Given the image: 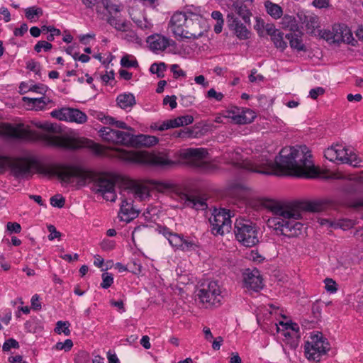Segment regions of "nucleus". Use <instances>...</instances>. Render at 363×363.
Wrapping results in <instances>:
<instances>
[{
    "label": "nucleus",
    "mask_w": 363,
    "mask_h": 363,
    "mask_svg": "<svg viewBox=\"0 0 363 363\" xmlns=\"http://www.w3.org/2000/svg\"><path fill=\"white\" fill-rule=\"evenodd\" d=\"M332 203L327 199L296 202L289 205H281L271 202L267 208L275 217L269 219V225L274 227L277 234L281 235V239L294 238L301 234L303 224L296 221L301 218V211L320 212L325 210Z\"/></svg>",
    "instance_id": "nucleus-1"
},
{
    "label": "nucleus",
    "mask_w": 363,
    "mask_h": 363,
    "mask_svg": "<svg viewBox=\"0 0 363 363\" xmlns=\"http://www.w3.org/2000/svg\"><path fill=\"white\" fill-rule=\"evenodd\" d=\"M311 157L310 151L306 145L285 147L274 161L265 160L262 162L261 167L269 172L268 174L314 178L318 176L319 172Z\"/></svg>",
    "instance_id": "nucleus-2"
},
{
    "label": "nucleus",
    "mask_w": 363,
    "mask_h": 363,
    "mask_svg": "<svg viewBox=\"0 0 363 363\" xmlns=\"http://www.w3.org/2000/svg\"><path fill=\"white\" fill-rule=\"evenodd\" d=\"M45 168L48 172L42 173L43 174L56 175L66 183H74L76 181L78 186H85L92 182L95 193L101 194L106 201L113 202L116 199L115 191L116 178L111 174L97 173L79 167L63 164L52 167L45 165Z\"/></svg>",
    "instance_id": "nucleus-3"
},
{
    "label": "nucleus",
    "mask_w": 363,
    "mask_h": 363,
    "mask_svg": "<svg viewBox=\"0 0 363 363\" xmlns=\"http://www.w3.org/2000/svg\"><path fill=\"white\" fill-rule=\"evenodd\" d=\"M34 125L48 133L39 135V138L46 145L62 147L67 150H77L82 147L88 148L96 156L105 154L102 146L86 138H74L70 136H57L51 133H57L60 128L56 124L45 122H33Z\"/></svg>",
    "instance_id": "nucleus-4"
},
{
    "label": "nucleus",
    "mask_w": 363,
    "mask_h": 363,
    "mask_svg": "<svg viewBox=\"0 0 363 363\" xmlns=\"http://www.w3.org/2000/svg\"><path fill=\"white\" fill-rule=\"evenodd\" d=\"M204 20L202 17L189 9L185 11L175 12L169 23L173 33L183 38L198 39L205 31L202 23Z\"/></svg>",
    "instance_id": "nucleus-5"
},
{
    "label": "nucleus",
    "mask_w": 363,
    "mask_h": 363,
    "mask_svg": "<svg viewBox=\"0 0 363 363\" xmlns=\"http://www.w3.org/2000/svg\"><path fill=\"white\" fill-rule=\"evenodd\" d=\"M121 205L118 217L121 220L128 223L138 216V211L133 205V198L143 201L150 196L147 186L143 184L128 179L121 191Z\"/></svg>",
    "instance_id": "nucleus-6"
},
{
    "label": "nucleus",
    "mask_w": 363,
    "mask_h": 363,
    "mask_svg": "<svg viewBox=\"0 0 363 363\" xmlns=\"http://www.w3.org/2000/svg\"><path fill=\"white\" fill-rule=\"evenodd\" d=\"M9 167L13 176L16 178H27L35 170L38 173L48 172L45 165L30 153L20 157L0 156V171Z\"/></svg>",
    "instance_id": "nucleus-7"
},
{
    "label": "nucleus",
    "mask_w": 363,
    "mask_h": 363,
    "mask_svg": "<svg viewBox=\"0 0 363 363\" xmlns=\"http://www.w3.org/2000/svg\"><path fill=\"white\" fill-rule=\"evenodd\" d=\"M103 140L114 144L133 147H151L158 143L155 136L148 135H134L133 133L103 127L99 131Z\"/></svg>",
    "instance_id": "nucleus-8"
},
{
    "label": "nucleus",
    "mask_w": 363,
    "mask_h": 363,
    "mask_svg": "<svg viewBox=\"0 0 363 363\" xmlns=\"http://www.w3.org/2000/svg\"><path fill=\"white\" fill-rule=\"evenodd\" d=\"M234 233L236 240L245 247H253L259 242L257 227L249 220L236 219Z\"/></svg>",
    "instance_id": "nucleus-9"
},
{
    "label": "nucleus",
    "mask_w": 363,
    "mask_h": 363,
    "mask_svg": "<svg viewBox=\"0 0 363 363\" xmlns=\"http://www.w3.org/2000/svg\"><path fill=\"white\" fill-rule=\"evenodd\" d=\"M123 160L136 163H151L157 166H171L176 162L171 159V156L164 153H159L152 156L145 155L142 152L123 151L121 153Z\"/></svg>",
    "instance_id": "nucleus-10"
},
{
    "label": "nucleus",
    "mask_w": 363,
    "mask_h": 363,
    "mask_svg": "<svg viewBox=\"0 0 363 363\" xmlns=\"http://www.w3.org/2000/svg\"><path fill=\"white\" fill-rule=\"evenodd\" d=\"M233 216L234 214L230 210L215 208L209 218L212 233L215 235H223L225 233H230L232 228L231 217Z\"/></svg>",
    "instance_id": "nucleus-11"
},
{
    "label": "nucleus",
    "mask_w": 363,
    "mask_h": 363,
    "mask_svg": "<svg viewBox=\"0 0 363 363\" xmlns=\"http://www.w3.org/2000/svg\"><path fill=\"white\" fill-rule=\"evenodd\" d=\"M241 152L242 150L240 148L229 150L223 154V158L228 163L242 168L250 172L258 174L269 173V172L262 169L261 164H258L257 162H252V160L243 159Z\"/></svg>",
    "instance_id": "nucleus-12"
},
{
    "label": "nucleus",
    "mask_w": 363,
    "mask_h": 363,
    "mask_svg": "<svg viewBox=\"0 0 363 363\" xmlns=\"http://www.w3.org/2000/svg\"><path fill=\"white\" fill-rule=\"evenodd\" d=\"M330 344L322 333L311 335V341L305 345V354L308 359L319 362L320 357L330 350Z\"/></svg>",
    "instance_id": "nucleus-13"
},
{
    "label": "nucleus",
    "mask_w": 363,
    "mask_h": 363,
    "mask_svg": "<svg viewBox=\"0 0 363 363\" xmlns=\"http://www.w3.org/2000/svg\"><path fill=\"white\" fill-rule=\"evenodd\" d=\"M197 296L203 303L208 306H217L220 303L223 296L217 281H211L207 284H202Z\"/></svg>",
    "instance_id": "nucleus-14"
},
{
    "label": "nucleus",
    "mask_w": 363,
    "mask_h": 363,
    "mask_svg": "<svg viewBox=\"0 0 363 363\" xmlns=\"http://www.w3.org/2000/svg\"><path fill=\"white\" fill-rule=\"evenodd\" d=\"M0 135L23 140H31L35 136V133L23 123L11 125L0 123Z\"/></svg>",
    "instance_id": "nucleus-15"
},
{
    "label": "nucleus",
    "mask_w": 363,
    "mask_h": 363,
    "mask_svg": "<svg viewBox=\"0 0 363 363\" xmlns=\"http://www.w3.org/2000/svg\"><path fill=\"white\" fill-rule=\"evenodd\" d=\"M208 152L203 148H188L180 152V157L189 164L202 168L204 167L203 160L206 157Z\"/></svg>",
    "instance_id": "nucleus-16"
},
{
    "label": "nucleus",
    "mask_w": 363,
    "mask_h": 363,
    "mask_svg": "<svg viewBox=\"0 0 363 363\" xmlns=\"http://www.w3.org/2000/svg\"><path fill=\"white\" fill-rule=\"evenodd\" d=\"M326 38L328 40L336 43H346L354 45L352 41H354L351 30L344 24L333 26L332 31L327 33Z\"/></svg>",
    "instance_id": "nucleus-17"
},
{
    "label": "nucleus",
    "mask_w": 363,
    "mask_h": 363,
    "mask_svg": "<svg viewBox=\"0 0 363 363\" xmlns=\"http://www.w3.org/2000/svg\"><path fill=\"white\" fill-rule=\"evenodd\" d=\"M51 116L60 121L84 123L86 121V115L78 109L63 108L51 112Z\"/></svg>",
    "instance_id": "nucleus-18"
},
{
    "label": "nucleus",
    "mask_w": 363,
    "mask_h": 363,
    "mask_svg": "<svg viewBox=\"0 0 363 363\" xmlns=\"http://www.w3.org/2000/svg\"><path fill=\"white\" fill-rule=\"evenodd\" d=\"M243 285L247 289L258 291L263 288L262 278L258 269H246L243 273Z\"/></svg>",
    "instance_id": "nucleus-19"
},
{
    "label": "nucleus",
    "mask_w": 363,
    "mask_h": 363,
    "mask_svg": "<svg viewBox=\"0 0 363 363\" xmlns=\"http://www.w3.org/2000/svg\"><path fill=\"white\" fill-rule=\"evenodd\" d=\"M226 20L229 29L233 30L239 39L245 40L249 38L250 31L233 12H229L227 14Z\"/></svg>",
    "instance_id": "nucleus-20"
},
{
    "label": "nucleus",
    "mask_w": 363,
    "mask_h": 363,
    "mask_svg": "<svg viewBox=\"0 0 363 363\" xmlns=\"http://www.w3.org/2000/svg\"><path fill=\"white\" fill-rule=\"evenodd\" d=\"M337 160L342 163L349 164L353 167H362L363 160L359 157L356 154L353 153L349 149L342 147L340 145H336Z\"/></svg>",
    "instance_id": "nucleus-21"
},
{
    "label": "nucleus",
    "mask_w": 363,
    "mask_h": 363,
    "mask_svg": "<svg viewBox=\"0 0 363 363\" xmlns=\"http://www.w3.org/2000/svg\"><path fill=\"white\" fill-rule=\"evenodd\" d=\"M147 43L153 52L163 51L169 45V39L159 34L149 36Z\"/></svg>",
    "instance_id": "nucleus-22"
},
{
    "label": "nucleus",
    "mask_w": 363,
    "mask_h": 363,
    "mask_svg": "<svg viewBox=\"0 0 363 363\" xmlns=\"http://www.w3.org/2000/svg\"><path fill=\"white\" fill-rule=\"evenodd\" d=\"M230 9L231 10L230 12H233L235 15L237 14L241 17L245 24L250 23L252 13L243 2L239 1L233 2Z\"/></svg>",
    "instance_id": "nucleus-23"
},
{
    "label": "nucleus",
    "mask_w": 363,
    "mask_h": 363,
    "mask_svg": "<svg viewBox=\"0 0 363 363\" xmlns=\"http://www.w3.org/2000/svg\"><path fill=\"white\" fill-rule=\"evenodd\" d=\"M186 206L194 208L196 210H204L207 208L206 201L194 195L184 194L181 197Z\"/></svg>",
    "instance_id": "nucleus-24"
},
{
    "label": "nucleus",
    "mask_w": 363,
    "mask_h": 363,
    "mask_svg": "<svg viewBox=\"0 0 363 363\" xmlns=\"http://www.w3.org/2000/svg\"><path fill=\"white\" fill-rule=\"evenodd\" d=\"M23 101L31 108L35 111L43 110L47 104L51 101L49 98L40 97V98H29L23 97Z\"/></svg>",
    "instance_id": "nucleus-25"
},
{
    "label": "nucleus",
    "mask_w": 363,
    "mask_h": 363,
    "mask_svg": "<svg viewBox=\"0 0 363 363\" xmlns=\"http://www.w3.org/2000/svg\"><path fill=\"white\" fill-rule=\"evenodd\" d=\"M302 33H290L286 35V38L289 40L290 47L297 51H306V47L302 42Z\"/></svg>",
    "instance_id": "nucleus-26"
},
{
    "label": "nucleus",
    "mask_w": 363,
    "mask_h": 363,
    "mask_svg": "<svg viewBox=\"0 0 363 363\" xmlns=\"http://www.w3.org/2000/svg\"><path fill=\"white\" fill-rule=\"evenodd\" d=\"M117 104L123 109L133 107L135 104V99L133 94H120L117 97Z\"/></svg>",
    "instance_id": "nucleus-27"
},
{
    "label": "nucleus",
    "mask_w": 363,
    "mask_h": 363,
    "mask_svg": "<svg viewBox=\"0 0 363 363\" xmlns=\"http://www.w3.org/2000/svg\"><path fill=\"white\" fill-rule=\"evenodd\" d=\"M264 6L267 13L274 19H279L283 15L282 8L277 4L267 1L264 3Z\"/></svg>",
    "instance_id": "nucleus-28"
},
{
    "label": "nucleus",
    "mask_w": 363,
    "mask_h": 363,
    "mask_svg": "<svg viewBox=\"0 0 363 363\" xmlns=\"http://www.w3.org/2000/svg\"><path fill=\"white\" fill-rule=\"evenodd\" d=\"M255 112L251 110H246L242 114L235 115L233 117V121L238 124L250 123L255 118Z\"/></svg>",
    "instance_id": "nucleus-29"
},
{
    "label": "nucleus",
    "mask_w": 363,
    "mask_h": 363,
    "mask_svg": "<svg viewBox=\"0 0 363 363\" xmlns=\"http://www.w3.org/2000/svg\"><path fill=\"white\" fill-rule=\"evenodd\" d=\"M107 22L117 30L123 32L128 30L129 25L130 24V22L127 21L121 22L113 16H110L107 19Z\"/></svg>",
    "instance_id": "nucleus-30"
},
{
    "label": "nucleus",
    "mask_w": 363,
    "mask_h": 363,
    "mask_svg": "<svg viewBox=\"0 0 363 363\" xmlns=\"http://www.w3.org/2000/svg\"><path fill=\"white\" fill-rule=\"evenodd\" d=\"M281 24L283 28L289 29L290 31L295 32L298 29V26L296 23L295 18L289 15H285L282 18Z\"/></svg>",
    "instance_id": "nucleus-31"
},
{
    "label": "nucleus",
    "mask_w": 363,
    "mask_h": 363,
    "mask_svg": "<svg viewBox=\"0 0 363 363\" xmlns=\"http://www.w3.org/2000/svg\"><path fill=\"white\" fill-rule=\"evenodd\" d=\"M271 40L274 46L282 51L287 47L286 42L284 40V33L279 30L271 36Z\"/></svg>",
    "instance_id": "nucleus-32"
},
{
    "label": "nucleus",
    "mask_w": 363,
    "mask_h": 363,
    "mask_svg": "<svg viewBox=\"0 0 363 363\" xmlns=\"http://www.w3.org/2000/svg\"><path fill=\"white\" fill-rule=\"evenodd\" d=\"M281 335L284 337V339L283 341L285 342L286 345H288L291 349H296L298 346V339H294L293 336H295L293 334H291L290 332L288 331V330H283L281 331Z\"/></svg>",
    "instance_id": "nucleus-33"
},
{
    "label": "nucleus",
    "mask_w": 363,
    "mask_h": 363,
    "mask_svg": "<svg viewBox=\"0 0 363 363\" xmlns=\"http://www.w3.org/2000/svg\"><path fill=\"white\" fill-rule=\"evenodd\" d=\"M173 127L178 128L180 126L187 125L193 123L194 118L191 115L179 116L174 119H172Z\"/></svg>",
    "instance_id": "nucleus-34"
},
{
    "label": "nucleus",
    "mask_w": 363,
    "mask_h": 363,
    "mask_svg": "<svg viewBox=\"0 0 363 363\" xmlns=\"http://www.w3.org/2000/svg\"><path fill=\"white\" fill-rule=\"evenodd\" d=\"M166 69V65L164 62L153 63L150 68V71L152 74H156L157 77L161 78L164 77V71Z\"/></svg>",
    "instance_id": "nucleus-35"
},
{
    "label": "nucleus",
    "mask_w": 363,
    "mask_h": 363,
    "mask_svg": "<svg viewBox=\"0 0 363 363\" xmlns=\"http://www.w3.org/2000/svg\"><path fill=\"white\" fill-rule=\"evenodd\" d=\"M70 323L68 321H62L60 320L57 322L56 327L55 328V333L60 334L63 333L65 335L68 336L70 335L69 330Z\"/></svg>",
    "instance_id": "nucleus-36"
},
{
    "label": "nucleus",
    "mask_w": 363,
    "mask_h": 363,
    "mask_svg": "<svg viewBox=\"0 0 363 363\" xmlns=\"http://www.w3.org/2000/svg\"><path fill=\"white\" fill-rule=\"evenodd\" d=\"M42 15L43 10L40 8L33 6L26 9V17L30 21L35 20Z\"/></svg>",
    "instance_id": "nucleus-37"
},
{
    "label": "nucleus",
    "mask_w": 363,
    "mask_h": 363,
    "mask_svg": "<svg viewBox=\"0 0 363 363\" xmlns=\"http://www.w3.org/2000/svg\"><path fill=\"white\" fill-rule=\"evenodd\" d=\"M168 241L172 247L180 249V247L183 243V236L182 235L174 233Z\"/></svg>",
    "instance_id": "nucleus-38"
},
{
    "label": "nucleus",
    "mask_w": 363,
    "mask_h": 363,
    "mask_svg": "<svg viewBox=\"0 0 363 363\" xmlns=\"http://www.w3.org/2000/svg\"><path fill=\"white\" fill-rule=\"evenodd\" d=\"M101 4L111 16L120 11V8L118 5L113 4L108 0H103Z\"/></svg>",
    "instance_id": "nucleus-39"
},
{
    "label": "nucleus",
    "mask_w": 363,
    "mask_h": 363,
    "mask_svg": "<svg viewBox=\"0 0 363 363\" xmlns=\"http://www.w3.org/2000/svg\"><path fill=\"white\" fill-rule=\"evenodd\" d=\"M65 203V198L60 194H56L50 198V204L53 207L61 208Z\"/></svg>",
    "instance_id": "nucleus-40"
},
{
    "label": "nucleus",
    "mask_w": 363,
    "mask_h": 363,
    "mask_svg": "<svg viewBox=\"0 0 363 363\" xmlns=\"http://www.w3.org/2000/svg\"><path fill=\"white\" fill-rule=\"evenodd\" d=\"M336 154H337L336 145L334 146L333 145L330 147H328L324 152L325 157L332 162L337 160V156Z\"/></svg>",
    "instance_id": "nucleus-41"
},
{
    "label": "nucleus",
    "mask_w": 363,
    "mask_h": 363,
    "mask_svg": "<svg viewBox=\"0 0 363 363\" xmlns=\"http://www.w3.org/2000/svg\"><path fill=\"white\" fill-rule=\"evenodd\" d=\"M121 65L123 67L130 68V67H137L138 66V62L136 60H130L129 55L123 56L121 60Z\"/></svg>",
    "instance_id": "nucleus-42"
},
{
    "label": "nucleus",
    "mask_w": 363,
    "mask_h": 363,
    "mask_svg": "<svg viewBox=\"0 0 363 363\" xmlns=\"http://www.w3.org/2000/svg\"><path fill=\"white\" fill-rule=\"evenodd\" d=\"M304 22L307 29L313 31L318 26V18L315 16H304Z\"/></svg>",
    "instance_id": "nucleus-43"
},
{
    "label": "nucleus",
    "mask_w": 363,
    "mask_h": 363,
    "mask_svg": "<svg viewBox=\"0 0 363 363\" xmlns=\"http://www.w3.org/2000/svg\"><path fill=\"white\" fill-rule=\"evenodd\" d=\"M102 279L103 281L101 284V286L103 289L109 288L111 284L113 283V277L111 274L109 273H104L102 274Z\"/></svg>",
    "instance_id": "nucleus-44"
},
{
    "label": "nucleus",
    "mask_w": 363,
    "mask_h": 363,
    "mask_svg": "<svg viewBox=\"0 0 363 363\" xmlns=\"http://www.w3.org/2000/svg\"><path fill=\"white\" fill-rule=\"evenodd\" d=\"M52 48V45L48 41L41 40L37 43V44L34 47V50L35 52H40L42 50V49H43L45 51H48L51 50Z\"/></svg>",
    "instance_id": "nucleus-45"
},
{
    "label": "nucleus",
    "mask_w": 363,
    "mask_h": 363,
    "mask_svg": "<svg viewBox=\"0 0 363 363\" xmlns=\"http://www.w3.org/2000/svg\"><path fill=\"white\" fill-rule=\"evenodd\" d=\"M73 347V342L72 340L67 339L65 342H59L55 345V349L58 350L69 351Z\"/></svg>",
    "instance_id": "nucleus-46"
},
{
    "label": "nucleus",
    "mask_w": 363,
    "mask_h": 363,
    "mask_svg": "<svg viewBox=\"0 0 363 363\" xmlns=\"http://www.w3.org/2000/svg\"><path fill=\"white\" fill-rule=\"evenodd\" d=\"M26 68L33 72H35L36 74H40V65L39 62L30 60L26 62Z\"/></svg>",
    "instance_id": "nucleus-47"
},
{
    "label": "nucleus",
    "mask_w": 363,
    "mask_h": 363,
    "mask_svg": "<svg viewBox=\"0 0 363 363\" xmlns=\"http://www.w3.org/2000/svg\"><path fill=\"white\" fill-rule=\"evenodd\" d=\"M324 282L325 284V288L327 291L330 292V293H335L337 291V284L333 279H330V278H326L325 279Z\"/></svg>",
    "instance_id": "nucleus-48"
},
{
    "label": "nucleus",
    "mask_w": 363,
    "mask_h": 363,
    "mask_svg": "<svg viewBox=\"0 0 363 363\" xmlns=\"http://www.w3.org/2000/svg\"><path fill=\"white\" fill-rule=\"evenodd\" d=\"M48 90V86L43 84H34L32 86H30L28 91L36 92L41 94H45Z\"/></svg>",
    "instance_id": "nucleus-49"
},
{
    "label": "nucleus",
    "mask_w": 363,
    "mask_h": 363,
    "mask_svg": "<svg viewBox=\"0 0 363 363\" xmlns=\"http://www.w3.org/2000/svg\"><path fill=\"white\" fill-rule=\"evenodd\" d=\"M19 347V344L18 342L13 339V338H10L9 340H7L3 345V350L4 351H9L11 348H18Z\"/></svg>",
    "instance_id": "nucleus-50"
},
{
    "label": "nucleus",
    "mask_w": 363,
    "mask_h": 363,
    "mask_svg": "<svg viewBox=\"0 0 363 363\" xmlns=\"http://www.w3.org/2000/svg\"><path fill=\"white\" fill-rule=\"evenodd\" d=\"M196 245L191 240H186L183 238V243L180 247V250L182 251H189L191 250H195Z\"/></svg>",
    "instance_id": "nucleus-51"
},
{
    "label": "nucleus",
    "mask_w": 363,
    "mask_h": 363,
    "mask_svg": "<svg viewBox=\"0 0 363 363\" xmlns=\"http://www.w3.org/2000/svg\"><path fill=\"white\" fill-rule=\"evenodd\" d=\"M206 97L208 99H214L217 101H220L223 98V94L221 92H217L212 88L208 91Z\"/></svg>",
    "instance_id": "nucleus-52"
},
{
    "label": "nucleus",
    "mask_w": 363,
    "mask_h": 363,
    "mask_svg": "<svg viewBox=\"0 0 363 363\" xmlns=\"http://www.w3.org/2000/svg\"><path fill=\"white\" fill-rule=\"evenodd\" d=\"M177 96L175 95L172 96H166L163 99V104L167 105L169 104L172 109H174L177 107V103L176 101Z\"/></svg>",
    "instance_id": "nucleus-53"
},
{
    "label": "nucleus",
    "mask_w": 363,
    "mask_h": 363,
    "mask_svg": "<svg viewBox=\"0 0 363 363\" xmlns=\"http://www.w3.org/2000/svg\"><path fill=\"white\" fill-rule=\"evenodd\" d=\"M7 230L10 233H19L21 230V226L18 223L9 222L6 225Z\"/></svg>",
    "instance_id": "nucleus-54"
},
{
    "label": "nucleus",
    "mask_w": 363,
    "mask_h": 363,
    "mask_svg": "<svg viewBox=\"0 0 363 363\" xmlns=\"http://www.w3.org/2000/svg\"><path fill=\"white\" fill-rule=\"evenodd\" d=\"M48 230L50 232V235H48V239L50 240H52L55 238H60L61 236V233L57 231L56 228L52 225H48Z\"/></svg>",
    "instance_id": "nucleus-55"
},
{
    "label": "nucleus",
    "mask_w": 363,
    "mask_h": 363,
    "mask_svg": "<svg viewBox=\"0 0 363 363\" xmlns=\"http://www.w3.org/2000/svg\"><path fill=\"white\" fill-rule=\"evenodd\" d=\"M171 71L173 72L175 78L179 77H184L186 75L184 71L179 68V66L177 64L171 66Z\"/></svg>",
    "instance_id": "nucleus-56"
},
{
    "label": "nucleus",
    "mask_w": 363,
    "mask_h": 363,
    "mask_svg": "<svg viewBox=\"0 0 363 363\" xmlns=\"http://www.w3.org/2000/svg\"><path fill=\"white\" fill-rule=\"evenodd\" d=\"M324 92H325V90L323 88L317 87V88L311 89V91L309 92V96L313 99H316L318 96L323 95L324 94Z\"/></svg>",
    "instance_id": "nucleus-57"
},
{
    "label": "nucleus",
    "mask_w": 363,
    "mask_h": 363,
    "mask_svg": "<svg viewBox=\"0 0 363 363\" xmlns=\"http://www.w3.org/2000/svg\"><path fill=\"white\" fill-rule=\"evenodd\" d=\"M31 307L34 310H40L41 309V304L40 303L39 300V296L37 294H35L32 296L31 298Z\"/></svg>",
    "instance_id": "nucleus-58"
},
{
    "label": "nucleus",
    "mask_w": 363,
    "mask_h": 363,
    "mask_svg": "<svg viewBox=\"0 0 363 363\" xmlns=\"http://www.w3.org/2000/svg\"><path fill=\"white\" fill-rule=\"evenodd\" d=\"M281 324H282L284 326L286 330H291L294 335H296L297 333L299 330V327L296 323H286L284 325L282 323H281Z\"/></svg>",
    "instance_id": "nucleus-59"
},
{
    "label": "nucleus",
    "mask_w": 363,
    "mask_h": 363,
    "mask_svg": "<svg viewBox=\"0 0 363 363\" xmlns=\"http://www.w3.org/2000/svg\"><path fill=\"white\" fill-rule=\"evenodd\" d=\"M313 5L318 9L329 7V0H314Z\"/></svg>",
    "instance_id": "nucleus-60"
},
{
    "label": "nucleus",
    "mask_w": 363,
    "mask_h": 363,
    "mask_svg": "<svg viewBox=\"0 0 363 363\" xmlns=\"http://www.w3.org/2000/svg\"><path fill=\"white\" fill-rule=\"evenodd\" d=\"M158 231L160 234H162L166 238H167V240H169L172 235L174 233L172 231H171L168 228L165 226H159Z\"/></svg>",
    "instance_id": "nucleus-61"
},
{
    "label": "nucleus",
    "mask_w": 363,
    "mask_h": 363,
    "mask_svg": "<svg viewBox=\"0 0 363 363\" xmlns=\"http://www.w3.org/2000/svg\"><path fill=\"white\" fill-rule=\"evenodd\" d=\"M169 128H174V127H173L172 119L163 121L162 123L157 128V130L163 131Z\"/></svg>",
    "instance_id": "nucleus-62"
},
{
    "label": "nucleus",
    "mask_w": 363,
    "mask_h": 363,
    "mask_svg": "<svg viewBox=\"0 0 363 363\" xmlns=\"http://www.w3.org/2000/svg\"><path fill=\"white\" fill-rule=\"evenodd\" d=\"M169 128H174V127H173L172 119L163 121L162 123L157 128V130L163 131Z\"/></svg>",
    "instance_id": "nucleus-63"
},
{
    "label": "nucleus",
    "mask_w": 363,
    "mask_h": 363,
    "mask_svg": "<svg viewBox=\"0 0 363 363\" xmlns=\"http://www.w3.org/2000/svg\"><path fill=\"white\" fill-rule=\"evenodd\" d=\"M264 30L267 33L271 36H272L279 29H277L273 23H267L264 26Z\"/></svg>",
    "instance_id": "nucleus-64"
}]
</instances>
